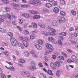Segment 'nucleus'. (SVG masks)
Here are the masks:
<instances>
[{
    "label": "nucleus",
    "instance_id": "nucleus-1",
    "mask_svg": "<svg viewBox=\"0 0 78 78\" xmlns=\"http://www.w3.org/2000/svg\"><path fill=\"white\" fill-rule=\"evenodd\" d=\"M48 30L49 31V32H45L44 31H42L41 33L44 34L45 36H48V35H51V36H55V33L56 30L53 29H52L50 27H48Z\"/></svg>",
    "mask_w": 78,
    "mask_h": 78
},
{
    "label": "nucleus",
    "instance_id": "nucleus-2",
    "mask_svg": "<svg viewBox=\"0 0 78 78\" xmlns=\"http://www.w3.org/2000/svg\"><path fill=\"white\" fill-rule=\"evenodd\" d=\"M28 3L31 4L34 3V5L37 6V5H40L42 3L39 0H31L28 2Z\"/></svg>",
    "mask_w": 78,
    "mask_h": 78
},
{
    "label": "nucleus",
    "instance_id": "nucleus-3",
    "mask_svg": "<svg viewBox=\"0 0 78 78\" xmlns=\"http://www.w3.org/2000/svg\"><path fill=\"white\" fill-rule=\"evenodd\" d=\"M45 46L47 48V50H48V53H50V52H52L53 51V47L52 45L51 44L48 43H46L45 44Z\"/></svg>",
    "mask_w": 78,
    "mask_h": 78
},
{
    "label": "nucleus",
    "instance_id": "nucleus-4",
    "mask_svg": "<svg viewBox=\"0 0 78 78\" xmlns=\"http://www.w3.org/2000/svg\"><path fill=\"white\" fill-rule=\"evenodd\" d=\"M21 75L23 76H27L30 77L31 76V74L28 71H24L21 72Z\"/></svg>",
    "mask_w": 78,
    "mask_h": 78
},
{
    "label": "nucleus",
    "instance_id": "nucleus-5",
    "mask_svg": "<svg viewBox=\"0 0 78 78\" xmlns=\"http://www.w3.org/2000/svg\"><path fill=\"white\" fill-rule=\"evenodd\" d=\"M11 42L13 46H16L18 45V41L16 40L14 38L11 37L10 39Z\"/></svg>",
    "mask_w": 78,
    "mask_h": 78
},
{
    "label": "nucleus",
    "instance_id": "nucleus-6",
    "mask_svg": "<svg viewBox=\"0 0 78 78\" xmlns=\"http://www.w3.org/2000/svg\"><path fill=\"white\" fill-rule=\"evenodd\" d=\"M57 20L58 23H62V22L66 21V19L64 17H61L60 16H58L57 18Z\"/></svg>",
    "mask_w": 78,
    "mask_h": 78
},
{
    "label": "nucleus",
    "instance_id": "nucleus-7",
    "mask_svg": "<svg viewBox=\"0 0 78 78\" xmlns=\"http://www.w3.org/2000/svg\"><path fill=\"white\" fill-rule=\"evenodd\" d=\"M1 17L2 18L4 19H6V18H8V17L9 19H11V15L9 14H6L5 15H2Z\"/></svg>",
    "mask_w": 78,
    "mask_h": 78
},
{
    "label": "nucleus",
    "instance_id": "nucleus-8",
    "mask_svg": "<svg viewBox=\"0 0 78 78\" xmlns=\"http://www.w3.org/2000/svg\"><path fill=\"white\" fill-rule=\"evenodd\" d=\"M48 41L49 42H51L54 44H55L56 42V41L54 40V38H52V37H49L48 38Z\"/></svg>",
    "mask_w": 78,
    "mask_h": 78
},
{
    "label": "nucleus",
    "instance_id": "nucleus-9",
    "mask_svg": "<svg viewBox=\"0 0 78 78\" xmlns=\"http://www.w3.org/2000/svg\"><path fill=\"white\" fill-rule=\"evenodd\" d=\"M34 47H35V48H36L37 49H38V50H42V47L38 44H35Z\"/></svg>",
    "mask_w": 78,
    "mask_h": 78
},
{
    "label": "nucleus",
    "instance_id": "nucleus-10",
    "mask_svg": "<svg viewBox=\"0 0 78 78\" xmlns=\"http://www.w3.org/2000/svg\"><path fill=\"white\" fill-rule=\"evenodd\" d=\"M22 16L25 17H26V18H29V17H31V15H30V14L28 13H23L22 14Z\"/></svg>",
    "mask_w": 78,
    "mask_h": 78
},
{
    "label": "nucleus",
    "instance_id": "nucleus-11",
    "mask_svg": "<svg viewBox=\"0 0 78 78\" xmlns=\"http://www.w3.org/2000/svg\"><path fill=\"white\" fill-rule=\"evenodd\" d=\"M38 25L41 28H45V25L44 23H38Z\"/></svg>",
    "mask_w": 78,
    "mask_h": 78
},
{
    "label": "nucleus",
    "instance_id": "nucleus-12",
    "mask_svg": "<svg viewBox=\"0 0 78 78\" xmlns=\"http://www.w3.org/2000/svg\"><path fill=\"white\" fill-rule=\"evenodd\" d=\"M72 58L73 60L75 61V62H77L78 61L77 57L75 55H73L72 57Z\"/></svg>",
    "mask_w": 78,
    "mask_h": 78
},
{
    "label": "nucleus",
    "instance_id": "nucleus-13",
    "mask_svg": "<svg viewBox=\"0 0 78 78\" xmlns=\"http://www.w3.org/2000/svg\"><path fill=\"white\" fill-rule=\"evenodd\" d=\"M50 66L52 69H56V66H55V64H54V63L53 62L51 63Z\"/></svg>",
    "mask_w": 78,
    "mask_h": 78
},
{
    "label": "nucleus",
    "instance_id": "nucleus-14",
    "mask_svg": "<svg viewBox=\"0 0 78 78\" xmlns=\"http://www.w3.org/2000/svg\"><path fill=\"white\" fill-rule=\"evenodd\" d=\"M24 55L25 56H30V52L27 51H25L24 52Z\"/></svg>",
    "mask_w": 78,
    "mask_h": 78
},
{
    "label": "nucleus",
    "instance_id": "nucleus-15",
    "mask_svg": "<svg viewBox=\"0 0 78 78\" xmlns=\"http://www.w3.org/2000/svg\"><path fill=\"white\" fill-rule=\"evenodd\" d=\"M23 44L24 45L25 47H28V42H27V41L25 40H23Z\"/></svg>",
    "mask_w": 78,
    "mask_h": 78
},
{
    "label": "nucleus",
    "instance_id": "nucleus-16",
    "mask_svg": "<svg viewBox=\"0 0 78 78\" xmlns=\"http://www.w3.org/2000/svg\"><path fill=\"white\" fill-rule=\"evenodd\" d=\"M11 5L12 6H14V7H18L19 6L18 4L14 3H11Z\"/></svg>",
    "mask_w": 78,
    "mask_h": 78
},
{
    "label": "nucleus",
    "instance_id": "nucleus-17",
    "mask_svg": "<svg viewBox=\"0 0 78 78\" xmlns=\"http://www.w3.org/2000/svg\"><path fill=\"white\" fill-rule=\"evenodd\" d=\"M48 74V75H51L53 76V73H52V71L50 69H48L47 72Z\"/></svg>",
    "mask_w": 78,
    "mask_h": 78
},
{
    "label": "nucleus",
    "instance_id": "nucleus-18",
    "mask_svg": "<svg viewBox=\"0 0 78 78\" xmlns=\"http://www.w3.org/2000/svg\"><path fill=\"white\" fill-rule=\"evenodd\" d=\"M54 12H55L56 13H58L59 12V9L57 7H55L53 10Z\"/></svg>",
    "mask_w": 78,
    "mask_h": 78
},
{
    "label": "nucleus",
    "instance_id": "nucleus-19",
    "mask_svg": "<svg viewBox=\"0 0 78 78\" xmlns=\"http://www.w3.org/2000/svg\"><path fill=\"white\" fill-rule=\"evenodd\" d=\"M33 18L34 19H38L40 18V16L39 15L34 16H33Z\"/></svg>",
    "mask_w": 78,
    "mask_h": 78
},
{
    "label": "nucleus",
    "instance_id": "nucleus-20",
    "mask_svg": "<svg viewBox=\"0 0 78 78\" xmlns=\"http://www.w3.org/2000/svg\"><path fill=\"white\" fill-rule=\"evenodd\" d=\"M31 25H33V28H36L37 27V24L36 23H33L31 24Z\"/></svg>",
    "mask_w": 78,
    "mask_h": 78
},
{
    "label": "nucleus",
    "instance_id": "nucleus-21",
    "mask_svg": "<svg viewBox=\"0 0 78 78\" xmlns=\"http://www.w3.org/2000/svg\"><path fill=\"white\" fill-rule=\"evenodd\" d=\"M60 3L62 5H64L66 4V2L65 0H61L60 1Z\"/></svg>",
    "mask_w": 78,
    "mask_h": 78
},
{
    "label": "nucleus",
    "instance_id": "nucleus-22",
    "mask_svg": "<svg viewBox=\"0 0 78 78\" xmlns=\"http://www.w3.org/2000/svg\"><path fill=\"white\" fill-rule=\"evenodd\" d=\"M57 24L58 23H57V22H56V21H54L52 23V25L53 26H56Z\"/></svg>",
    "mask_w": 78,
    "mask_h": 78
},
{
    "label": "nucleus",
    "instance_id": "nucleus-23",
    "mask_svg": "<svg viewBox=\"0 0 78 78\" xmlns=\"http://www.w3.org/2000/svg\"><path fill=\"white\" fill-rule=\"evenodd\" d=\"M56 75L57 76H60L61 75V72L59 71H57L56 72Z\"/></svg>",
    "mask_w": 78,
    "mask_h": 78
},
{
    "label": "nucleus",
    "instance_id": "nucleus-24",
    "mask_svg": "<svg viewBox=\"0 0 78 78\" xmlns=\"http://www.w3.org/2000/svg\"><path fill=\"white\" fill-rule=\"evenodd\" d=\"M1 1L2 2V3H5V4H8V3H9V1H8V0H2Z\"/></svg>",
    "mask_w": 78,
    "mask_h": 78
},
{
    "label": "nucleus",
    "instance_id": "nucleus-25",
    "mask_svg": "<svg viewBox=\"0 0 78 78\" xmlns=\"http://www.w3.org/2000/svg\"><path fill=\"white\" fill-rule=\"evenodd\" d=\"M21 6L23 8H28L30 7V5H22Z\"/></svg>",
    "mask_w": 78,
    "mask_h": 78
},
{
    "label": "nucleus",
    "instance_id": "nucleus-26",
    "mask_svg": "<svg viewBox=\"0 0 78 78\" xmlns=\"http://www.w3.org/2000/svg\"><path fill=\"white\" fill-rule=\"evenodd\" d=\"M55 64L56 66H57V67H60V66H61L60 63L58 62H55Z\"/></svg>",
    "mask_w": 78,
    "mask_h": 78
},
{
    "label": "nucleus",
    "instance_id": "nucleus-27",
    "mask_svg": "<svg viewBox=\"0 0 78 78\" xmlns=\"http://www.w3.org/2000/svg\"><path fill=\"white\" fill-rule=\"evenodd\" d=\"M35 36L34 34H31L30 36V38L31 39H35Z\"/></svg>",
    "mask_w": 78,
    "mask_h": 78
},
{
    "label": "nucleus",
    "instance_id": "nucleus-28",
    "mask_svg": "<svg viewBox=\"0 0 78 78\" xmlns=\"http://www.w3.org/2000/svg\"><path fill=\"white\" fill-rule=\"evenodd\" d=\"M1 75L2 78H6V76L3 73H1Z\"/></svg>",
    "mask_w": 78,
    "mask_h": 78
},
{
    "label": "nucleus",
    "instance_id": "nucleus-29",
    "mask_svg": "<svg viewBox=\"0 0 78 78\" xmlns=\"http://www.w3.org/2000/svg\"><path fill=\"white\" fill-rule=\"evenodd\" d=\"M71 13L73 15V16H75L76 14V12L73 10H72L71 11Z\"/></svg>",
    "mask_w": 78,
    "mask_h": 78
},
{
    "label": "nucleus",
    "instance_id": "nucleus-30",
    "mask_svg": "<svg viewBox=\"0 0 78 78\" xmlns=\"http://www.w3.org/2000/svg\"><path fill=\"white\" fill-rule=\"evenodd\" d=\"M46 6L48 7V8H51V7L52 6L51 4L50 3H48L46 4Z\"/></svg>",
    "mask_w": 78,
    "mask_h": 78
},
{
    "label": "nucleus",
    "instance_id": "nucleus-31",
    "mask_svg": "<svg viewBox=\"0 0 78 78\" xmlns=\"http://www.w3.org/2000/svg\"><path fill=\"white\" fill-rule=\"evenodd\" d=\"M58 43L60 45H61L62 46V41H61V40H58Z\"/></svg>",
    "mask_w": 78,
    "mask_h": 78
},
{
    "label": "nucleus",
    "instance_id": "nucleus-32",
    "mask_svg": "<svg viewBox=\"0 0 78 78\" xmlns=\"http://www.w3.org/2000/svg\"><path fill=\"white\" fill-rule=\"evenodd\" d=\"M19 61L21 63H22V64H23L25 62V60H24L23 58H21L20 59Z\"/></svg>",
    "mask_w": 78,
    "mask_h": 78
},
{
    "label": "nucleus",
    "instance_id": "nucleus-33",
    "mask_svg": "<svg viewBox=\"0 0 78 78\" xmlns=\"http://www.w3.org/2000/svg\"><path fill=\"white\" fill-rule=\"evenodd\" d=\"M76 42V39L75 38H73V39L72 41V43L73 44H75Z\"/></svg>",
    "mask_w": 78,
    "mask_h": 78
},
{
    "label": "nucleus",
    "instance_id": "nucleus-34",
    "mask_svg": "<svg viewBox=\"0 0 78 78\" xmlns=\"http://www.w3.org/2000/svg\"><path fill=\"white\" fill-rule=\"evenodd\" d=\"M18 45L19 47H21L22 49H23L24 48L23 46V45L21 43H19L18 44Z\"/></svg>",
    "mask_w": 78,
    "mask_h": 78
},
{
    "label": "nucleus",
    "instance_id": "nucleus-35",
    "mask_svg": "<svg viewBox=\"0 0 78 78\" xmlns=\"http://www.w3.org/2000/svg\"><path fill=\"white\" fill-rule=\"evenodd\" d=\"M9 69L11 70H12V71H15L16 70V69L15 68L13 67V66H11L9 68Z\"/></svg>",
    "mask_w": 78,
    "mask_h": 78
},
{
    "label": "nucleus",
    "instance_id": "nucleus-36",
    "mask_svg": "<svg viewBox=\"0 0 78 78\" xmlns=\"http://www.w3.org/2000/svg\"><path fill=\"white\" fill-rule=\"evenodd\" d=\"M29 34V32L28 30H26L24 31V34L25 35H27L28 34Z\"/></svg>",
    "mask_w": 78,
    "mask_h": 78
},
{
    "label": "nucleus",
    "instance_id": "nucleus-37",
    "mask_svg": "<svg viewBox=\"0 0 78 78\" xmlns=\"http://www.w3.org/2000/svg\"><path fill=\"white\" fill-rule=\"evenodd\" d=\"M60 35H62V36H66V35H67V33L66 32H62L60 33Z\"/></svg>",
    "mask_w": 78,
    "mask_h": 78
},
{
    "label": "nucleus",
    "instance_id": "nucleus-38",
    "mask_svg": "<svg viewBox=\"0 0 78 78\" xmlns=\"http://www.w3.org/2000/svg\"><path fill=\"white\" fill-rule=\"evenodd\" d=\"M58 58L59 59H62V60H64V58L63 56H60L59 57H58Z\"/></svg>",
    "mask_w": 78,
    "mask_h": 78
},
{
    "label": "nucleus",
    "instance_id": "nucleus-39",
    "mask_svg": "<svg viewBox=\"0 0 78 78\" xmlns=\"http://www.w3.org/2000/svg\"><path fill=\"white\" fill-rule=\"evenodd\" d=\"M38 43L40 45H42L43 44V41L41 40H39L38 41Z\"/></svg>",
    "mask_w": 78,
    "mask_h": 78
},
{
    "label": "nucleus",
    "instance_id": "nucleus-40",
    "mask_svg": "<svg viewBox=\"0 0 78 78\" xmlns=\"http://www.w3.org/2000/svg\"><path fill=\"white\" fill-rule=\"evenodd\" d=\"M30 69H33V70H35V69H36V67L33 65H31L30 67Z\"/></svg>",
    "mask_w": 78,
    "mask_h": 78
},
{
    "label": "nucleus",
    "instance_id": "nucleus-41",
    "mask_svg": "<svg viewBox=\"0 0 78 78\" xmlns=\"http://www.w3.org/2000/svg\"><path fill=\"white\" fill-rule=\"evenodd\" d=\"M7 34L8 36H9L10 37H12L13 36V34H12V33L11 32H9Z\"/></svg>",
    "mask_w": 78,
    "mask_h": 78
},
{
    "label": "nucleus",
    "instance_id": "nucleus-42",
    "mask_svg": "<svg viewBox=\"0 0 78 78\" xmlns=\"http://www.w3.org/2000/svg\"><path fill=\"white\" fill-rule=\"evenodd\" d=\"M5 55L6 56H8L9 55V52L7 51H5L4 52Z\"/></svg>",
    "mask_w": 78,
    "mask_h": 78
},
{
    "label": "nucleus",
    "instance_id": "nucleus-43",
    "mask_svg": "<svg viewBox=\"0 0 78 78\" xmlns=\"http://www.w3.org/2000/svg\"><path fill=\"white\" fill-rule=\"evenodd\" d=\"M62 55H63V56H65V58H67V55L64 52H62Z\"/></svg>",
    "mask_w": 78,
    "mask_h": 78
},
{
    "label": "nucleus",
    "instance_id": "nucleus-44",
    "mask_svg": "<svg viewBox=\"0 0 78 78\" xmlns=\"http://www.w3.org/2000/svg\"><path fill=\"white\" fill-rule=\"evenodd\" d=\"M44 59L45 61L46 62H48V59L47 58V57H44Z\"/></svg>",
    "mask_w": 78,
    "mask_h": 78
},
{
    "label": "nucleus",
    "instance_id": "nucleus-45",
    "mask_svg": "<svg viewBox=\"0 0 78 78\" xmlns=\"http://www.w3.org/2000/svg\"><path fill=\"white\" fill-rule=\"evenodd\" d=\"M32 56L33 58H37V55H36L35 53L32 55Z\"/></svg>",
    "mask_w": 78,
    "mask_h": 78
},
{
    "label": "nucleus",
    "instance_id": "nucleus-46",
    "mask_svg": "<svg viewBox=\"0 0 78 78\" xmlns=\"http://www.w3.org/2000/svg\"><path fill=\"white\" fill-rule=\"evenodd\" d=\"M58 62H59V63H60V64H62L63 63V62L62 61V60L61 59H58Z\"/></svg>",
    "mask_w": 78,
    "mask_h": 78
},
{
    "label": "nucleus",
    "instance_id": "nucleus-47",
    "mask_svg": "<svg viewBox=\"0 0 78 78\" xmlns=\"http://www.w3.org/2000/svg\"><path fill=\"white\" fill-rule=\"evenodd\" d=\"M5 10L7 12H10V9H9L8 8L6 7L5 8Z\"/></svg>",
    "mask_w": 78,
    "mask_h": 78
},
{
    "label": "nucleus",
    "instance_id": "nucleus-48",
    "mask_svg": "<svg viewBox=\"0 0 78 78\" xmlns=\"http://www.w3.org/2000/svg\"><path fill=\"white\" fill-rule=\"evenodd\" d=\"M38 66L40 67H43V65H42V64L41 63H38Z\"/></svg>",
    "mask_w": 78,
    "mask_h": 78
},
{
    "label": "nucleus",
    "instance_id": "nucleus-49",
    "mask_svg": "<svg viewBox=\"0 0 78 78\" xmlns=\"http://www.w3.org/2000/svg\"><path fill=\"white\" fill-rule=\"evenodd\" d=\"M19 23L20 24H22L23 23V20H22L20 19L19 20Z\"/></svg>",
    "mask_w": 78,
    "mask_h": 78
},
{
    "label": "nucleus",
    "instance_id": "nucleus-50",
    "mask_svg": "<svg viewBox=\"0 0 78 78\" xmlns=\"http://www.w3.org/2000/svg\"><path fill=\"white\" fill-rule=\"evenodd\" d=\"M61 15L62 16H65L66 15V13L63 12H60Z\"/></svg>",
    "mask_w": 78,
    "mask_h": 78
},
{
    "label": "nucleus",
    "instance_id": "nucleus-51",
    "mask_svg": "<svg viewBox=\"0 0 78 78\" xmlns=\"http://www.w3.org/2000/svg\"><path fill=\"white\" fill-rule=\"evenodd\" d=\"M59 39H61V40H62L63 41L64 40V38H63V37L61 36H60L59 37Z\"/></svg>",
    "mask_w": 78,
    "mask_h": 78
},
{
    "label": "nucleus",
    "instance_id": "nucleus-52",
    "mask_svg": "<svg viewBox=\"0 0 78 78\" xmlns=\"http://www.w3.org/2000/svg\"><path fill=\"white\" fill-rule=\"evenodd\" d=\"M17 28H18V30H20V31H22V28H21V27H20V26H17Z\"/></svg>",
    "mask_w": 78,
    "mask_h": 78
},
{
    "label": "nucleus",
    "instance_id": "nucleus-53",
    "mask_svg": "<svg viewBox=\"0 0 78 78\" xmlns=\"http://www.w3.org/2000/svg\"><path fill=\"white\" fill-rule=\"evenodd\" d=\"M23 37L22 36H20L19 37V39H20V40H21V41L23 40Z\"/></svg>",
    "mask_w": 78,
    "mask_h": 78
},
{
    "label": "nucleus",
    "instance_id": "nucleus-54",
    "mask_svg": "<svg viewBox=\"0 0 78 78\" xmlns=\"http://www.w3.org/2000/svg\"><path fill=\"white\" fill-rule=\"evenodd\" d=\"M1 22H4V20H3V19L0 18V24H2V23Z\"/></svg>",
    "mask_w": 78,
    "mask_h": 78
},
{
    "label": "nucleus",
    "instance_id": "nucleus-55",
    "mask_svg": "<svg viewBox=\"0 0 78 78\" xmlns=\"http://www.w3.org/2000/svg\"><path fill=\"white\" fill-rule=\"evenodd\" d=\"M57 5V2L56 1H55L53 4H52L53 6H55V5Z\"/></svg>",
    "mask_w": 78,
    "mask_h": 78
},
{
    "label": "nucleus",
    "instance_id": "nucleus-56",
    "mask_svg": "<svg viewBox=\"0 0 78 78\" xmlns=\"http://www.w3.org/2000/svg\"><path fill=\"white\" fill-rule=\"evenodd\" d=\"M30 53H31V54H32V55H33L35 53H34V50H32L31 51Z\"/></svg>",
    "mask_w": 78,
    "mask_h": 78
},
{
    "label": "nucleus",
    "instance_id": "nucleus-57",
    "mask_svg": "<svg viewBox=\"0 0 78 78\" xmlns=\"http://www.w3.org/2000/svg\"><path fill=\"white\" fill-rule=\"evenodd\" d=\"M67 51H68V52H69V53H72L73 51L71 50H70L69 49H67Z\"/></svg>",
    "mask_w": 78,
    "mask_h": 78
},
{
    "label": "nucleus",
    "instance_id": "nucleus-58",
    "mask_svg": "<svg viewBox=\"0 0 78 78\" xmlns=\"http://www.w3.org/2000/svg\"><path fill=\"white\" fill-rule=\"evenodd\" d=\"M16 53L17 55L18 56L19 55L20 53L18 51H16Z\"/></svg>",
    "mask_w": 78,
    "mask_h": 78
},
{
    "label": "nucleus",
    "instance_id": "nucleus-59",
    "mask_svg": "<svg viewBox=\"0 0 78 78\" xmlns=\"http://www.w3.org/2000/svg\"><path fill=\"white\" fill-rule=\"evenodd\" d=\"M73 39V38L69 37V41H71V42H72Z\"/></svg>",
    "mask_w": 78,
    "mask_h": 78
},
{
    "label": "nucleus",
    "instance_id": "nucleus-60",
    "mask_svg": "<svg viewBox=\"0 0 78 78\" xmlns=\"http://www.w3.org/2000/svg\"><path fill=\"white\" fill-rule=\"evenodd\" d=\"M12 57L13 60H14V61H15L16 59V57L14 55H13Z\"/></svg>",
    "mask_w": 78,
    "mask_h": 78
},
{
    "label": "nucleus",
    "instance_id": "nucleus-61",
    "mask_svg": "<svg viewBox=\"0 0 78 78\" xmlns=\"http://www.w3.org/2000/svg\"><path fill=\"white\" fill-rule=\"evenodd\" d=\"M69 30L70 31H73L74 30V28H73V27H72L70 29H69Z\"/></svg>",
    "mask_w": 78,
    "mask_h": 78
},
{
    "label": "nucleus",
    "instance_id": "nucleus-62",
    "mask_svg": "<svg viewBox=\"0 0 78 78\" xmlns=\"http://www.w3.org/2000/svg\"><path fill=\"white\" fill-rule=\"evenodd\" d=\"M52 58L54 59H55L56 58V55H52Z\"/></svg>",
    "mask_w": 78,
    "mask_h": 78
},
{
    "label": "nucleus",
    "instance_id": "nucleus-63",
    "mask_svg": "<svg viewBox=\"0 0 78 78\" xmlns=\"http://www.w3.org/2000/svg\"><path fill=\"white\" fill-rule=\"evenodd\" d=\"M1 32L3 33H5V32H6V30L2 29Z\"/></svg>",
    "mask_w": 78,
    "mask_h": 78
},
{
    "label": "nucleus",
    "instance_id": "nucleus-64",
    "mask_svg": "<svg viewBox=\"0 0 78 78\" xmlns=\"http://www.w3.org/2000/svg\"><path fill=\"white\" fill-rule=\"evenodd\" d=\"M74 36L75 37H77L78 36V34L77 33H75L74 34Z\"/></svg>",
    "mask_w": 78,
    "mask_h": 78
}]
</instances>
